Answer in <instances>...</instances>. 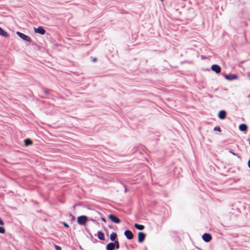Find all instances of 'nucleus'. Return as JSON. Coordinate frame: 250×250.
<instances>
[{
    "mask_svg": "<svg viewBox=\"0 0 250 250\" xmlns=\"http://www.w3.org/2000/svg\"><path fill=\"white\" fill-rule=\"evenodd\" d=\"M88 220V217L85 215L80 216L77 218V222L80 225H85Z\"/></svg>",
    "mask_w": 250,
    "mask_h": 250,
    "instance_id": "nucleus-1",
    "label": "nucleus"
},
{
    "mask_svg": "<svg viewBox=\"0 0 250 250\" xmlns=\"http://www.w3.org/2000/svg\"><path fill=\"white\" fill-rule=\"evenodd\" d=\"M17 34L23 40L28 42H31L32 41L30 37L24 34L23 33H22L20 32L17 31Z\"/></svg>",
    "mask_w": 250,
    "mask_h": 250,
    "instance_id": "nucleus-2",
    "label": "nucleus"
},
{
    "mask_svg": "<svg viewBox=\"0 0 250 250\" xmlns=\"http://www.w3.org/2000/svg\"><path fill=\"white\" fill-rule=\"evenodd\" d=\"M108 218L112 222L118 224L120 223L121 222V220L119 218H118L117 216L113 214L109 215Z\"/></svg>",
    "mask_w": 250,
    "mask_h": 250,
    "instance_id": "nucleus-3",
    "label": "nucleus"
},
{
    "mask_svg": "<svg viewBox=\"0 0 250 250\" xmlns=\"http://www.w3.org/2000/svg\"><path fill=\"white\" fill-rule=\"evenodd\" d=\"M202 239L206 242H209L212 239L210 234L205 233L202 235Z\"/></svg>",
    "mask_w": 250,
    "mask_h": 250,
    "instance_id": "nucleus-4",
    "label": "nucleus"
},
{
    "mask_svg": "<svg viewBox=\"0 0 250 250\" xmlns=\"http://www.w3.org/2000/svg\"><path fill=\"white\" fill-rule=\"evenodd\" d=\"M124 234L128 239H132L133 238V233L129 230H126L124 232Z\"/></svg>",
    "mask_w": 250,
    "mask_h": 250,
    "instance_id": "nucleus-5",
    "label": "nucleus"
},
{
    "mask_svg": "<svg viewBox=\"0 0 250 250\" xmlns=\"http://www.w3.org/2000/svg\"><path fill=\"white\" fill-rule=\"evenodd\" d=\"M138 242L140 243H142L144 241L146 234L142 232H139L138 234Z\"/></svg>",
    "mask_w": 250,
    "mask_h": 250,
    "instance_id": "nucleus-6",
    "label": "nucleus"
},
{
    "mask_svg": "<svg viewBox=\"0 0 250 250\" xmlns=\"http://www.w3.org/2000/svg\"><path fill=\"white\" fill-rule=\"evenodd\" d=\"M211 68L212 71L215 72L216 73H220L221 70V67L217 64H213L211 66Z\"/></svg>",
    "mask_w": 250,
    "mask_h": 250,
    "instance_id": "nucleus-7",
    "label": "nucleus"
},
{
    "mask_svg": "<svg viewBox=\"0 0 250 250\" xmlns=\"http://www.w3.org/2000/svg\"><path fill=\"white\" fill-rule=\"evenodd\" d=\"M35 31L41 35H43L45 33V30L42 27H39L38 28H35Z\"/></svg>",
    "mask_w": 250,
    "mask_h": 250,
    "instance_id": "nucleus-8",
    "label": "nucleus"
},
{
    "mask_svg": "<svg viewBox=\"0 0 250 250\" xmlns=\"http://www.w3.org/2000/svg\"><path fill=\"white\" fill-rule=\"evenodd\" d=\"M225 78L228 80H232L236 79L237 78V76L234 74L225 75Z\"/></svg>",
    "mask_w": 250,
    "mask_h": 250,
    "instance_id": "nucleus-9",
    "label": "nucleus"
},
{
    "mask_svg": "<svg viewBox=\"0 0 250 250\" xmlns=\"http://www.w3.org/2000/svg\"><path fill=\"white\" fill-rule=\"evenodd\" d=\"M218 117L220 119H224L226 117V112L225 110H221L218 113Z\"/></svg>",
    "mask_w": 250,
    "mask_h": 250,
    "instance_id": "nucleus-10",
    "label": "nucleus"
},
{
    "mask_svg": "<svg viewBox=\"0 0 250 250\" xmlns=\"http://www.w3.org/2000/svg\"><path fill=\"white\" fill-rule=\"evenodd\" d=\"M0 35L5 37L8 38L9 36V34L4 31L2 28L0 27Z\"/></svg>",
    "mask_w": 250,
    "mask_h": 250,
    "instance_id": "nucleus-11",
    "label": "nucleus"
},
{
    "mask_svg": "<svg viewBox=\"0 0 250 250\" xmlns=\"http://www.w3.org/2000/svg\"><path fill=\"white\" fill-rule=\"evenodd\" d=\"M115 249V244L113 243H109L106 246L107 250H114Z\"/></svg>",
    "mask_w": 250,
    "mask_h": 250,
    "instance_id": "nucleus-12",
    "label": "nucleus"
},
{
    "mask_svg": "<svg viewBox=\"0 0 250 250\" xmlns=\"http://www.w3.org/2000/svg\"><path fill=\"white\" fill-rule=\"evenodd\" d=\"M239 129L241 131H245L248 129V126L246 124H242L239 125Z\"/></svg>",
    "mask_w": 250,
    "mask_h": 250,
    "instance_id": "nucleus-13",
    "label": "nucleus"
},
{
    "mask_svg": "<svg viewBox=\"0 0 250 250\" xmlns=\"http://www.w3.org/2000/svg\"><path fill=\"white\" fill-rule=\"evenodd\" d=\"M98 238L101 240H104L105 239L104 233L100 231L98 232Z\"/></svg>",
    "mask_w": 250,
    "mask_h": 250,
    "instance_id": "nucleus-14",
    "label": "nucleus"
},
{
    "mask_svg": "<svg viewBox=\"0 0 250 250\" xmlns=\"http://www.w3.org/2000/svg\"><path fill=\"white\" fill-rule=\"evenodd\" d=\"M117 238V234L115 232H112L110 235V239L112 241H116V239Z\"/></svg>",
    "mask_w": 250,
    "mask_h": 250,
    "instance_id": "nucleus-15",
    "label": "nucleus"
},
{
    "mask_svg": "<svg viewBox=\"0 0 250 250\" xmlns=\"http://www.w3.org/2000/svg\"><path fill=\"white\" fill-rule=\"evenodd\" d=\"M25 146H28L33 144V142L30 139H25L24 141Z\"/></svg>",
    "mask_w": 250,
    "mask_h": 250,
    "instance_id": "nucleus-16",
    "label": "nucleus"
},
{
    "mask_svg": "<svg viewBox=\"0 0 250 250\" xmlns=\"http://www.w3.org/2000/svg\"><path fill=\"white\" fill-rule=\"evenodd\" d=\"M134 227L136 229H137L139 230H143L145 228L144 226H143L142 225H139L138 224H135Z\"/></svg>",
    "mask_w": 250,
    "mask_h": 250,
    "instance_id": "nucleus-17",
    "label": "nucleus"
},
{
    "mask_svg": "<svg viewBox=\"0 0 250 250\" xmlns=\"http://www.w3.org/2000/svg\"><path fill=\"white\" fill-rule=\"evenodd\" d=\"M113 244H115V248L116 247L117 249H119L120 244H119V242L118 241V240H116V241H115L114 243H113Z\"/></svg>",
    "mask_w": 250,
    "mask_h": 250,
    "instance_id": "nucleus-18",
    "label": "nucleus"
},
{
    "mask_svg": "<svg viewBox=\"0 0 250 250\" xmlns=\"http://www.w3.org/2000/svg\"><path fill=\"white\" fill-rule=\"evenodd\" d=\"M5 232V230L3 227L0 226V233H4Z\"/></svg>",
    "mask_w": 250,
    "mask_h": 250,
    "instance_id": "nucleus-19",
    "label": "nucleus"
},
{
    "mask_svg": "<svg viewBox=\"0 0 250 250\" xmlns=\"http://www.w3.org/2000/svg\"><path fill=\"white\" fill-rule=\"evenodd\" d=\"M214 130H215V131H219V132H220L221 131V129H220V127H219V126H216L214 127Z\"/></svg>",
    "mask_w": 250,
    "mask_h": 250,
    "instance_id": "nucleus-20",
    "label": "nucleus"
},
{
    "mask_svg": "<svg viewBox=\"0 0 250 250\" xmlns=\"http://www.w3.org/2000/svg\"><path fill=\"white\" fill-rule=\"evenodd\" d=\"M55 247L56 250H61V248L60 246L55 245Z\"/></svg>",
    "mask_w": 250,
    "mask_h": 250,
    "instance_id": "nucleus-21",
    "label": "nucleus"
},
{
    "mask_svg": "<svg viewBox=\"0 0 250 250\" xmlns=\"http://www.w3.org/2000/svg\"><path fill=\"white\" fill-rule=\"evenodd\" d=\"M63 225H64L65 227H66V228H68V227H69V226H68V225L67 223H65V222H63Z\"/></svg>",
    "mask_w": 250,
    "mask_h": 250,
    "instance_id": "nucleus-22",
    "label": "nucleus"
},
{
    "mask_svg": "<svg viewBox=\"0 0 250 250\" xmlns=\"http://www.w3.org/2000/svg\"><path fill=\"white\" fill-rule=\"evenodd\" d=\"M0 225H3L4 222L0 218Z\"/></svg>",
    "mask_w": 250,
    "mask_h": 250,
    "instance_id": "nucleus-23",
    "label": "nucleus"
},
{
    "mask_svg": "<svg viewBox=\"0 0 250 250\" xmlns=\"http://www.w3.org/2000/svg\"><path fill=\"white\" fill-rule=\"evenodd\" d=\"M97 58H94L93 59L92 61L93 62H96L97 61Z\"/></svg>",
    "mask_w": 250,
    "mask_h": 250,
    "instance_id": "nucleus-24",
    "label": "nucleus"
},
{
    "mask_svg": "<svg viewBox=\"0 0 250 250\" xmlns=\"http://www.w3.org/2000/svg\"><path fill=\"white\" fill-rule=\"evenodd\" d=\"M248 166L250 168V159L248 161Z\"/></svg>",
    "mask_w": 250,
    "mask_h": 250,
    "instance_id": "nucleus-25",
    "label": "nucleus"
},
{
    "mask_svg": "<svg viewBox=\"0 0 250 250\" xmlns=\"http://www.w3.org/2000/svg\"><path fill=\"white\" fill-rule=\"evenodd\" d=\"M102 220L104 222H106V220H105V218H104V217H103V218H102Z\"/></svg>",
    "mask_w": 250,
    "mask_h": 250,
    "instance_id": "nucleus-26",
    "label": "nucleus"
},
{
    "mask_svg": "<svg viewBox=\"0 0 250 250\" xmlns=\"http://www.w3.org/2000/svg\"><path fill=\"white\" fill-rule=\"evenodd\" d=\"M230 153H231L232 154H233V155H235V154L234 152H231V151H230Z\"/></svg>",
    "mask_w": 250,
    "mask_h": 250,
    "instance_id": "nucleus-27",
    "label": "nucleus"
},
{
    "mask_svg": "<svg viewBox=\"0 0 250 250\" xmlns=\"http://www.w3.org/2000/svg\"><path fill=\"white\" fill-rule=\"evenodd\" d=\"M161 1H163L164 0H161Z\"/></svg>",
    "mask_w": 250,
    "mask_h": 250,
    "instance_id": "nucleus-28",
    "label": "nucleus"
}]
</instances>
